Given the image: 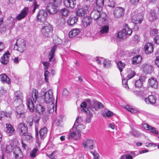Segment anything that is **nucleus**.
<instances>
[{"instance_id":"obj_1","label":"nucleus","mask_w":159,"mask_h":159,"mask_svg":"<svg viewBox=\"0 0 159 159\" xmlns=\"http://www.w3.org/2000/svg\"><path fill=\"white\" fill-rule=\"evenodd\" d=\"M38 97V91L34 89L32 90L31 95L27 97L26 100V105L29 111L31 112L34 111V103H36Z\"/></svg>"},{"instance_id":"obj_2","label":"nucleus","mask_w":159,"mask_h":159,"mask_svg":"<svg viewBox=\"0 0 159 159\" xmlns=\"http://www.w3.org/2000/svg\"><path fill=\"white\" fill-rule=\"evenodd\" d=\"M42 98L44 102L46 103H49L50 105L49 110L50 112L54 111V99L53 97V91L51 89H49L48 91L43 92Z\"/></svg>"},{"instance_id":"obj_3","label":"nucleus","mask_w":159,"mask_h":159,"mask_svg":"<svg viewBox=\"0 0 159 159\" xmlns=\"http://www.w3.org/2000/svg\"><path fill=\"white\" fill-rule=\"evenodd\" d=\"M102 10H99V8L94 7V10L90 13V16L94 20H98L99 24H104L106 20V15L103 12L100 13Z\"/></svg>"},{"instance_id":"obj_4","label":"nucleus","mask_w":159,"mask_h":159,"mask_svg":"<svg viewBox=\"0 0 159 159\" xmlns=\"http://www.w3.org/2000/svg\"><path fill=\"white\" fill-rule=\"evenodd\" d=\"M82 121V118L81 117H78L76 119L73 127L72 129V131H70V133L69 134L68 138L69 139H76L77 138L80 137L81 134L80 131L74 128V126H78L79 124L76 125V124L80 123Z\"/></svg>"},{"instance_id":"obj_5","label":"nucleus","mask_w":159,"mask_h":159,"mask_svg":"<svg viewBox=\"0 0 159 159\" xmlns=\"http://www.w3.org/2000/svg\"><path fill=\"white\" fill-rule=\"evenodd\" d=\"M26 46L25 40L23 39H19L17 40L16 42L15 45L14 49L20 52H22L26 50Z\"/></svg>"},{"instance_id":"obj_6","label":"nucleus","mask_w":159,"mask_h":159,"mask_svg":"<svg viewBox=\"0 0 159 159\" xmlns=\"http://www.w3.org/2000/svg\"><path fill=\"white\" fill-rule=\"evenodd\" d=\"M53 28L50 24L43 26L41 29L42 34L43 36L49 38L52 35Z\"/></svg>"},{"instance_id":"obj_7","label":"nucleus","mask_w":159,"mask_h":159,"mask_svg":"<svg viewBox=\"0 0 159 159\" xmlns=\"http://www.w3.org/2000/svg\"><path fill=\"white\" fill-rule=\"evenodd\" d=\"M91 8L89 6L84 5L83 8L78 9L76 11L77 15L79 16H85L90 14Z\"/></svg>"},{"instance_id":"obj_8","label":"nucleus","mask_w":159,"mask_h":159,"mask_svg":"<svg viewBox=\"0 0 159 159\" xmlns=\"http://www.w3.org/2000/svg\"><path fill=\"white\" fill-rule=\"evenodd\" d=\"M95 141L90 138H86L83 140L82 144L84 148H87L90 150L93 149L94 148Z\"/></svg>"},{"instance_id":"obj_9","label":"nucleus","mask_w":159,"mask_h":159,"mask_svg":"<svg viewBox=\"0 0 159 159\" xmlns=\"http://www.w3.org/2000/svg\"><path fill=\"white\" fill-rule=\"evenodd\" d=\"M143 14L142 13H139L137 14L132 13L131 14V20L135 24L141 23L143 19Z\"/></svg>"},{"instance_id":"obj_10","label":"nucleus","mask_w":159,"mask_h":159,"mask_svg":"<svg viewBox=\"0 0 159 159\" xmlns=\"http://www.w3.org/2000/svg\"><path fill=\"white\" fill-rule=\"evenodd\" d=\"M48 132V129L46 127H44L39 130V132L36 131V136L37 137V141L38 142L39 141V134L40 139L41 140H43L46 137Z\"/></svg>"},{"instance_id":"obj_11","label":"nucleus","mask_w":159,"mask_h":159,"mask_svg":"<svg viewBox=\"0 0 159 159\" xmlns=\"http://www.w3.org/2000/svg\"><path fill=\"white\" fill-rule=\"evenodd\" d=\"M23 98L22 93L20 91H16L14 93V103H17L19 105H17L18 108L20 107V104L22 103Z\"/></svg>"},{"instance_id":"obj_12","label":"nucleus","mask_w":159,"mask_h":159,"mask_svg":"<svg viewBox=\"0 0 159 159\" xmlns=\"http://www.w3.org/2000/svg\"><path fill=\"white\" fill-rule=\"evenodd\" d=\"M46 8L48 12L51 14L56 13L59 10L57 5L53 3H48L47 6Z\"/></svg>"},{"instance_id":"obj_13","label":"nucleus","mask_w":159,"mask_h":159,"mask_svg":"<svg viewBox=\"0 0 159 159\" xmlns=\"http://www.w3.org/2000/svg\"><path fill=\"white\" fill-rule=\"evenodd\" d=\"M47 16L48 13L47 11L44 10H41L39 12L37 17L39 21L43 22L46 20Z\"/></svg>"},{"instance_id":"obj_14","label":"nucleus","mask_w":159,"mask_h":159,"mask_svg":"<svg viewBox=\"0 0 159 159\" xmlns=\"http://www.w3.org/2000/svg\"><path fill=\"white\" fill-rule=\"evenodd\" d=\"M57 46L55 45L51 48L50 51L49 53L48 57L49 61L50 62L52 61L53 64L56 63V61L54 58L55 51L57 49Z\"/></svg>"},{"instance_id":"obj_15","label":"nucleus","mask_w":159,"mask_h":159,"mask_svg":"<svg viewBox=\"0 0 159 159\" xmlns=\"http://www.w3.org/2000/svg\"><path fill=\"white\" fill-rule=\"evenodd\" d=\"M125 10L120 7H116L114 11V15L116 17H120L124 15Z\"/></svg>"},{"instance_id":"obj_16","label":"nucleus","mask_w":159,"mask_h":159,"mask_svg":"<svg viewBox=\"0 0 159 159\" xmlns=\"http://www.w3.org/2000/svg\"><path fill=\"white\" fill-rule=\"evenodd\" d=\"M13 151L15 159H22L23 155L21 150L19 147H16L13 149Z\"/></svg>"},{"instance_id":"obj_17","label":"nucleus","mask_w":159,"mask_h":159,"mask_svg":"<svg viewBox=\"0 0 159 159\" xmlns=\"http://www.w3.org/2000/svg\"><path fill=\"white\" fill-rule=\"evenodd\" d=\"M149 86L151 88L155 89L157 88L158 83L157 79L151 77L148 79Z\"/></svg>"},{"instance_id":"obj_18","label":"nucleus","mask_w":159,"mask_h":159,"mask_svg":"<svg viewBox=\"0 0 159 159\" xmlns=\"http://www.w3.org/2000/svg\"><path fill=\"white\" fill-rule=\"evenodd\" d=\"M29 8L25 7L22 10L21 12L16 16V19L18 20H20L24 18L26 16L28 11Z\"/></svg>"},{"instance_id":"obj_19","label":"nucleus","mask_w":159,"mask_h":159,"mask_svg":"<svg viewBox=\"0 0 159 159\" xmlns=\"http://www.w3.org/2000/svg\"><path fill=\"white\" fill-rule=\"evenodd\" d=\"M10 54L9 51L5 52L1 57V61L3 64H7L9 61Z\"/></svg>"},{"instance_id":"obj_20","label":"nucleus","mask_w":159,"mask_h":159,"mask_svg":"<svg viewBox=\"0 0 159 159\" xmlns=\"http://www.w3.org/2000/svg\"><path fill=\"white\" fill-rule=\"evenodd\" d=\"M17 129L21 135L25 134L28 131L27 127L23 123H20L18 125Z\"/></svg>"},{"instance_id":"obj_21","label":"nucleus","mask_w":159,"mask_h":159,"mask_svg":"<svg viewBox=\"0 0 159 159\" xmlns=\"http://www.w3.org/2000/svg\"><path fill=\"white\" fill-rule=\"evenodd\" d=\"M156 97L153 95H150L145 99V102L148 104H154L156 103Z\"/></svg>"},{"instance_id":"obj_22","label":"nucleus","mask_w":159,"mask_h":159,"mask_svg":"<svg viewBox=\"0 0 159 159\" xmlns=\"http://www.w3.org/2000/svg\"><path fill=\"white\" fill-rule=\"evenodd\" d=\"M103 105L102 103L97 101H93L92 105H91L90 110L93 111V109L96 110L97 108H101L103 107Z\"/></svg>"},{"instance_id":"obj_23","label":"nucleus","mask_w":159,"mask_h":159,"mask_svg":"<svg viewBox=\"0 0 159 159\" xmlns=\"http://www.w3.org/2000/svg\"><path fill=\"white\" fill-rule=\"evenodd\" d=\"M122 30L126 36H130L132 32L131 29L130 28L128 25L126 24H125Z\"/></svg>"},{"instance_id":"obj_24","label":"nucleus","mask_w":159,"mask_h":159,"mask_svg":"<svg viewBox=\"0 0 159 159\" xmlns=\"http://www.w3.org/2000/svg\"><path fill=\"white\" fill-rule=\"evenodd\" d=\"M144 49L146 54H149L153 51V44L151 43H148L144 47Z\"/></svg>"},{"instance_id":"obj_25","label":"nucleus","mask_w":159,"mask_h":159,"mask_svg":"<svg viewBox=\"0 0 159 159\" xmlns=\"http://www.w3.org/2000/svg\"><path fill=\"white\" fill-rule=\"evenodd\" d=\"M142 68L143 71L146 74L152 73V66L151 65L144 64L142 65Z\"/></svg>"},{"instance_id":"obj_26","label":"nucleus","mask_w":159,"mask_h":159,"mask_svg":"<svg viewBox=\"0 0 159 159\" xmlns=\"http://www.w3.org/2000/svg\"><path fill=\"white\" fill-rule=\"evenodd\" d=\"M75 1L73 0H64V3L65 6L67 7H70L73 8L75 7L76 4Z\"/></svg>"},{"instance_id":"obj_27","label":"nucleus","mask_w":159,"mask_h":159,"mask_svg":"<svg viewBox=\"0 0 159 159\" xmlns=\"http://www.w3.org/2000/svg\"><path fill=\"white\" fill-rule=\"evenodd\" d=\"M6 131L9 135H11L14 133L15 129L13 127L11 124H6Z\"/></svg>"},{"instance_id":"obj_28","label":"nucleus","mask_w":159,"mask_h":159,"mask_svg":"<svg viewBox=\"0 0 159 159\" xmlns=\"http://www.w3.org/2000/svg\"><path fill=\"white\" fill-rule=\"evenodd\" d=\"M78 17L77 16H70L67 21L69 25L72 26L76 23L78 21Z\"/></svg>"},{"instance_id":"obj_29","label":"nucleus","mask_w":159,"mask_h":159,"mask_svg":"<svg viewBox=\"0 0 159 159\" xmlns=\"http://www.w3.org/2000/svg\"><path fill=\"white\" fill-rule=\"evenodd\" d=\"M104 0H96L95 4H94L93 7L99 8V10H102V7L104 5Z\"/></svg>"},{"instance_id":"obj_30","label":"nucleus","mask_w":159,"mask_h":159,"mask_svg":"<svg viewBox=\"0 0 159 159\" xmlns=\"http://www.w3.org/2000/svg\"><path fill=\"white\" fill-rule=\"evenodd\" d=\"M82 20V25L84 27L90 25L91 23V19L89 16H85Z\"/></svg>"},{"instance_id":"obj_31","label":"nucleus","mask_w":159,"mask_h":159,"mask_svg":"<svg viewBox=\"0 0 159 159\" xmlns=\"http://www.w3.org/2000/svg\"><path fill=\"white\" fill-rule=\"evenodd\" d=\"M109 29V26L107 25H106L102 26L100 28L99 31L98 32L99 34L101 35L103 34H107L108 31Z\"/></svg>"},{"instance_id":"obj_32","label":"nucleus","mask_w":159,"mask_h":159,"mask_svg":"<svg viewBox=\"0 0 159 159\" xmlns=\"http://www.w3.org/2000/svg\"><path fill=\"white\" fill-rule=\"evenodd\" d=\"M1 81L4 83L9 84L10 83V80L6 74H2L0 75Z\"/></svg>"},{"instance_id":"obj_33","label":"nucleus","mask_w":159,"mask_h":159,"mask_svg":"<svg viewBox=\"0 0 159 159\" xmlns=\"http://www.w3.org/2000/svg\"><path fill=\"white\" fill-rule=\"evenodd\" d=\"M80 32L79 30L78 29H73L69 32V37L70 38H72L76 36L80 33Z\"/></svg>"},{"instance_id":"obj_34","label":"nucleus","mask_w":159,"mask_h":159,"mask_svg":"<svg viewBox=\"0 0 159 159\" xmlns=\"http://www.w3.org/2000/svg\"><path fill=\"white\" fill-rule=\"evenodd\" d=\"M142 60L141 56L137 55L132 59V63L134 65H136L140 63Z\"/></svg>"},{"instance_id":"obj_35","label":"nucleus","mask_w":159,"mask_h":159,"mask_svg":"<svg viewBox=\"0 0 159 159\" xmlns=\"http://www.w3.org/2000/svg\"><path fill=\"white\" fill-rule=\"evenodd\" d=\"M148 18L150 21H152L157 19V16L156 15L155 12L154 10L150 11V12L149 14Z\"/></svg>"},{"instance_id":"obj_36","label":"nucleus","mask_w":159,"mask_h":159,"mask_svg":"<svg viewBox=\"0 0 159 159\" xmlns=\"http://www.w3.org/2000/svg\"><path fill=\"white\" fill-rule=\"evenodd\" d=\"M69 13V11L67 9L65 8H63L61 9L59 11V13L60 16L64 17H66L67 16Z\"/></svg>"},{"instance_id":"obj_37","label":"nucleus","mask_w":159,"mask_h":159,"mask_svg":"<svg viewBox=\"0 0 159 159\" xmlns=\"http://www.w3.org/2000/svg\"><path fill=\"white\" fill-rule=\"evenodd\" d=\"M45 110L41 104L37 105L36 107V111L39 114H42Z\"/></svg>"},{"instance_id":"obj_38","label":"nucleus","mask_w":159,"mask_h":159,"mask_svg":"<svg viewBox=\"0 0 159 159\" xmlns=\"http://www.w3.org/2000/svg\"><path fill=\"white\" fill-rule=\"evenodd\" d=\"M126 37V35L124 33L122 30L119 31L117 35V37L118 39L120 41L125 39Z\"/></svg>"},{"instance_id":"obj_39","label":"nucleus","mask_w":159,"mask_h":159,"mask_svg":"<svg viewBox=\"0 0 159 159\" xmlns=\"http://www.w3.org/2000/svg\"><path fill=\"white\" fill-rule=\"evenodd\" d=\"M144 80L145 78H140L139 80L136 81L135 82V87L138 88L141 87L143 84V83Z\"/></svg>"},{"instance_id":"obj_40","label":"nucleus","mask_w":159,"mask_h":159,"mask_svg":"<svg viewBox=\"0 0 159 159\" xmlns=\"http://www.w3.org/2000/svg\"><path fill=\"white\" fill-rule=\"evenodd\" d=\"M11 115V113L10 112L0 111V120H1L4 117H10Z\"/></svg>"},{"instance_id":"obj_41","label":"nucleus","mask_w":159,"mask_h":159,"mask_svg":"<svg viewBox=\"0 0 159 159\" xmlns=\"http://www.w3.org/2000/svg\"><path fill=\"white\" fill-rule=\"evenodd\" d=\"M129 133L130 134L136 137H138L141 135L140 133L138 131L133 129H132V131Z\"/></svg>"},{"instance_id":"obj_42","label":"nucleus","mask_w":159,"mask_h":159,"mask_svg":"<svg viewBox=\"0 0 159 159\" xmlns=\"http://www.w3.org/2000/svg\"><path fill=\"white\" fill-rule=\"evenodd\" d=\"M126 110L132 113H136L138 111L137 109L132 108L130 106L127 105L125 107Z\"/></svg>"},{"instance_id":"obj_43","label":"nucleus","mask_w":159,"mask_h":159,"mask_svg":"<svg viewBox=\"0 0 159 159\" xmlns=\"http://www.w3.org/2000/svg\"><path fill=\"white\" fill-rule=\"evenodd\" d=\"M125 65L124 63L122 62L121 61H119L117 63V66L120 72L122 71L123 69L125 67Z\"/></svg>"},{"instance_id":"obj_44","label":"nucleus","mask_w":159,"mask_h":159,"mask_svg":"<svg viewBox=\"0 0 159 159\" xmlns=\"http://www.w3.org/2000/svg\"><path fill=\"white\" fill-rule=\"evenodd\" d=\"M128 79L125 78H123L122 79V84L123 87L126 89H128L129 87L128 85L127 82Z\"/></svg>"},{"instance_id":"obj_45","label":"nucleus","mask_w":159,"mask_h":159,"mask_svg":"<svg viewBox=\"0 0 159 159\" xmlns=\"http://www.w3.org/2000/svg\"><path fill=\"white\" fill-rule=\"evenodd\" d=\"M104 67L106 68L110 67L111 66V61L108 60H105L103 62Z\"/></svg>"},{"instance_id":"obj_46","label":"nucleus","mask_w":159,"mask_h":159,"mask_svg":"<svg viewBox=\"0 0 159 159\" xmlns=\"http://www.w3.org/2000/svg\"><path fill=\"white\" fill-rule=\"evenodd\" d=\"M135 92L137 95L143 96L145 93H146L148 92V91L147 89H146L144 91L141 90L139 91H136Z\"/></svg>"},{"instance_id":"obj_47","label":"nucleus","mask_w":159,"mask_h":159,"mask_svg":"<svg viewBox=\"0 0 159 159\" xmlns=\"http://www.w3.org/2000/svg\"><path fill=\"white\" fill-rule=\"evenodd\" d=\"M38 151V149L34 148L30 153V157L32 158H34L36 156V154Z\"/></svg>"},{"instance_id":"obj_48","label":"nucleus","mask_w":159,"mask_h":159,"mask_svg":"<svg viewBox=\"0 0 159 159\" xmlns=\"http://www.w3.org/2000/svg\"><path fill=\"white\" fill-rule=\"evenodd\" d=\"M61 121V116H59L56 118V119L54 120V122L56 123L57 126H59Z\"/></svg>"},{"instance_id":"obj_49","label":"nucleus","mask_w":159,"mask_h":159,"mask_svg":"<svg viewBox=\"0 0 159 159\" xmlns=\"http://www.w3.org/2000/svg\"><path fill=\"white\" fill-rule=\"evenodd\" d=\"M135 75V73L134 71L131 70L129 73L127 75L128 79H130L133 78Z\"/></svg>"},{"instance_id":"obj_50","label":"nucleus","mask_w":159,"mask_h":159,"mask_svg":"<svg viewBox=\"0 0 159 159\" xmlns=\"http://www.w3.org/2000/svg\"><path fill=\"white\" fill-rule=\"evenodd\" d=\"M16 112L17 113V117H25V113L24 112H22L21 111H19L17 110V109H16Z\"/></svg>"},{"instance_id":"obj_51","label":"nucleus","mask_w":159,"mask_h":159,"mask_svg":"<svg viewBox=\"0 0 159 159\" xmlns=\"http://www.w3.org/2000/svg\"><path fill=\"white\" fill-rule=\"evenodd\" d=\"M25 135V139L27 141H28L30 142L32 141L33 139V137L30 134L28 133L27 134Z\"/></svg>"},{"instance_id":"obj_52","label":"nucleus","mask_w":159,"mask_h":159,"mask_svg":"<svg viewBox=\"0 0 159 159\" xmlns=\"http://www.w3.org/2000/svg\"><path fill=\"white\" fill-rule=\"evenodd\" d=\"M149 130L152 133L155 134H158V130H157L155 128L152 126H151Z\"/></svg>"},{"instance_id":"obj_53","label":"nucleus","mask_w":159,"mask_h":159,"mask_svg":"<svg viewBox=\"0 0 159 159\" xmlns=\"http://www.w3.org/2000/svg\"><path fill=\"white\" fill-rule=\"evenodd\" d=\"M34 1V4L33 5L34 7L33 9V13H34L35 11V10L39 8V5L35 1Z\"/></svg>"},{"instance_id":"obj_54","label":"nucleus","mask_w":159,"mask_h":159,"mask_svg":"<svg viewBox=\"0 0 159 159\" xmlns=\"http://www.w3.org/2000/svg\"><path fill=\"white\" fill-rule=\"evenodd\" d=\"M49 72L47 70H45V71L44 73V77H45V80L46 82H48V75L49 74Z\"/></svg>"},{"instance_id":"obj_55","label":"nucleus","mask_w":159,"mask_h":159,"mask_svg":"<svg viewBox=\"0 0 159 159\" xmlns=\"http://www.w3.org/2000/svg\"><path fill=\"white\" fill-rule=\"evenodd\" d=\"M42 63L44 66V69L45 70H47L50 64L48 62L43 61Z\"/></svg>"},{"instance_id":"obj_56","label":"nucleus","mask_w":159,"mask_h":159,"mask_svg":"<svg viewBox=\"0 0 159 159\" xmlns=\"http://www.w3.org/2000/svg\"><path fill=\"white\" fill-rule=\"evenodd\" d=\"M33 119L32 118L27 120V125H28L29 126L31 127L33 125Z\"/></svg>"},{"instance_id":"obj_57","label":"nucleus","mask_w":159,"mask_h":159,"mask_svg":"<svg viewBox=\"0 0 159 159\" xmlns=\"http://www.w3.org/2000/svg\"><path fill=\"white\" fill-rule=\"evenodd\" d=\"M5 48L4 44L2 42L0 41V52L3 51Z\"/></svg>"},{"instance_id":"obj_58","label":"nucleus","mask_w":159,"mask_h":159,"mask_svg":"<svg viewBox=\"0 0 159 159\" xmlns=\"http://www.w3.org/2000/svg\"><path fill=\"white\" fill-rule=\"evenodd\" d=\"M139 0H129V2L132 5H136L139 3Z\"/></svg>"},{"instance_id":"obj_59","label":"nucleus","mask_w":159,"mask_h":159,"mask_svg":"<svg viewBox=\"0 0 159 159\" xmlns=\"http://www.w3.org/2000/svg\"><path fill=\"white\" fill-rule=\"evenodd\" d=\"M87 103V105H89V107L90 109L91 105H92L93 102H91V100L89 99H86L85 102Z\"/></svg>"},{"instance_id":"obj_60","label":"nucleus","mask_w":159,"mask_h":159,"mask_svg":"<svg viewBox=\"0 0 159 159\" xmlns=\"http://www.w3.org/2000/svg\"><path fill=\"white\" fill-rule=\"evenodd\" d=\"M151 126L147 124H144L143 125V128L146 130H149L150 128L151 127Z\"/></svg>"},{"instance_id":"obj_61","label":"nucleus","mask_w":159,"mask_h":159,"mask_svg":"<svg viewBox=\"0 0 159 159\" xmlns=\"http://www.w3.org/2000/svg\"><path fill=\"white\" fill-rule=\"evenodd\" d=\"M130 153L132 155L131 156L132 157L133 156L134 157L139 154V151L131 152H130Z\"/></svg>"},{"instance_id":"obj_62","label":"nucleus","mask_w":159,"mask_h":159,"mask_svg":"<svg viewBox=\"0 0 159 159\" xmlns=\"http://www.w3.org/2000/svg\"><path fill=\"white\" fill-rule=\"evenodd\" d=\"M158 33V30L156 29H152L150 32L151 34L152 35H155L157 34Z\"/></svg>"},{"instance_id":"obj_63","label":"nucleus","mask_w":159,"mask_h":159,"mask_svg":"<svg viewBox=\"0 0 159 159\" xmlns=\"http://www.w3.org/2000/svg\"><path fill=\"white\" fill-rule=\"evenodd\" d=\"M154 40L155 43L159 44V35H157L155 37Z\"/></svg>"},{"instance_id":"obj_64","label":"nucleus","mask_w":159,"mask_h":159,"mask_svg":"<svg viewBox=\"0 0 159 159\" xmlns=\"http://www.w3.org/2000/svg\"><path fill=\"white\" fill-rule=\"evenodd\" d=\"M113 113L110 111H108L106 112V115L107 117H110L113 115Z\"/></svg>"}]
</instances>
